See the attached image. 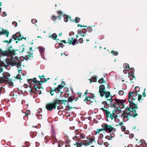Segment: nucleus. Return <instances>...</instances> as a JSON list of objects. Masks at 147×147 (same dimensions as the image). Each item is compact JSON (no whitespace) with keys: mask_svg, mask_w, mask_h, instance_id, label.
I'll use <instances>...</instances> for the list:
<instances>
[{"mask_svg":"<svg viewBox=\"0 0 147 147\" xmlns=\"http://www.w3.org/2000/svg\"><path fill=\"white\" fill-rule=\"evenodd\" d=\"M1 66H4V67L6 69H8L7 67H8L9 65L8 64L7 65H6L5 63L4 64L3 63H2L1 64Z\"/></svg>","mask_w":147,"mask_h":147,"instance_id":"bb28decb","label":"nucleus"},{"mask_svg":"<svg viewBox=\"0 0 147 147\" xmlns=\"http://www.w3.org/2000/svg\"><path fill=\"white\" fill-rule=\"evenodd\" d=\"M10 76V74L8 73L6 74L3 76V78H1L0 80V82L1 83H3L4 82L9 80L8 78Z\"/></svg>","mask_w":147,"mask_h":147,"instance_id":"2eb2a0df","label":"nucleus"},{"mask_svg":"<svg viewBox=\"0 0 147 147\" xmlns=\"http://www.w3.org/2000/svg\"><path fill=\"white\" fill-rule=\"evenodd\" d=\"M63 88V86H62V85H59L58 86V87L57 88V89H59V90H60L62 88Z\"/></svg>","mask_w":147,"mask_h":147,"instance_id":"79ce46f5","label":"nucleus"},{"mask_svg":"<svg viewBox=\"0 0 147 147\" xmlns=\"http://www.w3.org/2000/svg\"><path fill=\"white\" fill-rule=\"evenodd\" d=\"M78 33L80 35H81V36H85V34H84L82 32L80 31V32L79 31H78Z\"/></svg>","mask_w":147,"mask_h":147,"instance_id":"473e14b6","label":"nucleus"},{"mask_svg":"<svg viewBox=\"0 0 147 147\" xmlns=\"http://www.w3.org/2000/svg\"><path fill=\"white\" fill-rule=\"evenodd\" d=\"M30 112V111H29L28 110H27L26 111V112L25 113L26 115H28L29 113Z\"/></svg>","mask_w":147,"mask_h":147,"instance_id":"8fccbe9b","label":"nucleus"},{"mask_svg":"<svg viewBox=\"0 0 147 147\" xmlns=\"http://www.w3.org/2000/svg\"><path fill=\"white\" fill-rule=\"evenodd\" d=\"M28 82L29 84H34V88L37 90V88L39 89L40 88L41 85L40 84L39 81L36 80L35 78L33 79H30L28 80Z\"/></svg>","mask_w":147,"mask_h":147,"instance_id":"423d86ee","label":"nucleus"},{"mask_svg":"<svg viewBox=\"0 0 147 147\" xmlns=\"http://www.w3.org/2000/svg\"><path fill=\"white\" fill-rule=\"evenodd\" d=\"M92 78L94 80L93 81V82H95L96 81V76H94L92 77Z\"/></svg>","mask_w":147,"mask_h":147,"instance_id":"3c124183","label":"nucleus"},{"mask_svg":"<svg viewBox=\"0 0 147 147\" xmlns=\"http://www.w3.org/2000/svg\"><path fill=\"white\" fill-rule=\"evenodd\" d=\"M105 95L107 98H108L109 97L110 95V93L109 92H105Z\"/></svg>","mask_w":147,"mask_h":147,"instance_id":"4be33fe9","label":"nucleus"},{"mask_svg":"<svg viewBox=\"0 0 147 147\" xmlns=\"http://www.w3.org/2000/svg\"><path fill=\"white\" fill-rule=\"evenodd\" d=\"M97 143L99 145H101L103 143V142L101 140H98L97 141Z\"/></svg>","mask_w":147,"mask_h":147,"instance_id":"c756f323","label":"nucleus"},{"mask_svg":"<svg viewBox=\"0 0 147 147\" xmlns=\"http://www.w3.org/2000/svg\"><path fill=\"white\" fill-rule=\"evenodd\" d=\"M57 89V88H55V92H56V93H58L59 92V91H60V90L59 89Z\"/></svg>","mask_w":147,"mask_h":147,"instance_id":"09e8293b","label":"nucleus"},{"mask_svg":"<svg viewBox=\"0 0 147 147\" xmlns=\"http://www.w3.org/2000/svg\"><path fill=\"white\" fill-rule=\"evenodd\" d=\"M37 22V20L35 19H33L32 20V22L33 24H35Z\"/></svg>","mask_w":147,"mask_h":147,"instance_id":"58836bf2","label":"nucleus"},{"mask_svg":"<svg viewBox=\"0 0 147 147\" xmlns=\"http://www.w3.org/2000/svg\"><path fill=\"white\" fill-rule=\"evenodd\" d=\"M129 107H127L126 108V111L122 113V117L124 121H127L130 116L135 117L137 115L134 109H137L138 107L136 108H131L130 106Z\"/></svg>","mask_w":147,"mask_h":147,"instance_id":"f03ea898","label":"nucleus"},{"mask_svg":"<svg viewBox=\"0 0 147 147\" xmlns=\"http://www.w3.org/2000/svg\"><path fill=\"white\" fill-rule=\"evenodd\" d=\"M55 92V90H51L50 93V94H51V95L52 96H53V94H54Z\"/></svg>","mask_w":147,"mask_h":147,"instance_id":"c9c22d12","label":"nucleus"},{"mask_svg":"<svg viewBox=\"0 0 147 147\" xmlns=\"http://www.w3.org/2000/svg\"><path fill=\"white\" fill-rule=\"evenodd\" d=\"M145 90L146 89L145 88L144 89V92L142 93L143 96L144 97H145L146 96L145 93Z\"/></svg>","mask_w":147,"mask_h":147,"instance_id":"603ef678","label":"nucleus"},{"mask_svg":"<svg viewBox=\"0 0 147 147\" xmlns=\"http://www.w3.org/2000/svg\"><path fill=\"white\" fill-rule=\"evenodd\" d=\"M12 38L15 40H21L23 38V36L21 35L19 32H17L15 34L12 36Z\"/></svg>","mask_w":147,"mask_h":147,"instance_id":"ddd939ff","label":"nucleus"},{"mask_svg":"<svg viewBox=\"0 0 147 147\" xmlns=\"http://www.w3.org/2000/svg\"><path fill=\"white\" fill-rule=\"evenodd\" d=\"M100 109H101L103 112L106 114L107 119L109 120H113L114 119V121L117 123H119L118 124L120 125H121L123 124V123L122 122H120V118L123 119L122 115L121 117L120 116H118L117 115H112L108 111L107 109H105L104 107L100 108Z\"/></svg>","mask_w":147,"mask_h":147,"instance_id":"7ed1b4c3","label":"nucleus"},{"mask_svg":"<svg viewBox=\"0 0 147 147\" xmlns=\"http://www.w3.org/2000/svg\"><path fill=\"white\" fill-rule=\"evenodd\" d=\"M107 100L109 101L108 103L105 101H103L100 104V108L103 107V106L104 108L105 109H107V107H108V105L109 104L112 107H114V109L112 112L113 114L112 115H114V114L115 115H117V114H119L120 113H122V111L121 110V109L123 108L117 107L116 105V104L114 102L111 97H109V98L107 99Z\"/></svg>","mask_w":147,"mask_h":147,"instance_id":"f257e3e1","label":"nucleus"},{"mask_svg":"<svg viewBox=\"0 0 147 147\" xmlns=\"http://www.w3.org/2000/svg\"><path fill=\"white\" fill-rule=\"evenodd\" d=\"M76 144L77 147H80L82 145V144L81 142L77 143Z\"/></svg>","mask_w":147,"mask_h":147,"instance_id":"cd10ccee","label":"nucleus"},{"mask_svg":"<svg viewBox=\"0 0 147 147\" xmlns=\"http://www.w3.org/2000/svg\"><path fill=\"white\" fill-rule=\"evenodd\" d=\"M55 100V103H56L57 105L58 104L59 105H65V101L63 100H59L58 99H56Z\"/></svg>","mask_w":147,"mask_h":147,"instance_id":"6ab92c4d","label":"nucleus"},{"mask_svg":"<svg viewBox=\"0 0 147 147\" xmlns=\"http://www.w3.org/2000/svg\"><path fill=\"white\" fill-rule=\"evenodd\" d=\"M125 127L124 126H122L121 127V129L122 131H124L125 129Z\"/></svg>","mask_w":147,"mask_h":147,"instance_id":"ea45409f","label":"nucleus"},{"mask_svg":"<svg viewBox=\"0 0 147 147\" xmlns=\"http://www.w3.org/2000/svg\"><path fill=\"white\" fill-rule=\"evenodd\" d=\"M98 138L99 139H102V138H103V134H100V135H98Z\"/></svg>","mask_w":147,"mask_h":147,"instance_id":"4c0bfd02","label":"nucleus"},{"mask_svg":"<svg viewBox=\"0 0 147 147\" xmlns=\"http://www.w3.org/2000/svg\"><path fill=\"white\" fill-rule=\"evenodd\" d=\"M3 16H7V14H6V12H3Z\"/></svg>","mask_w":147,"mask_h":147,"instance_id":"4d7b16f0","label":"nucleus"},{"mask_svg":"<svg viewBox=\"0 0 147 147\" xmlns=\"http://www.w3.org/2000/svg\"><path fill=\"white\" fill-rule=\"evenodd\" d=\"M9 32L8 30L2 29L1 31H0V36L2 35H5L7 37H8Z\"/></svg>","mask_w":147,"mask_h":147,"instance_id":"dca6fc26","label":"nucleus"},{"mask_svg":"<svg viewBox=\"0 0 147 147\" xmlns=\"http://www.w3.org/2000/svg\"><path fill=\"white\" fill-rule=\"evenodd\" d=\"M78 42H79V43H81L83 42V40L82 38H80L78 40Z\"/></svg>","mask_w":147,"mask_h":147,"instance_id":"37998d69","label":"nucleus"},{"mask_svg":"<svg viewBox=\"0 0 147 147\" xmlns=\"http://www.w3.org/2000/svg\"><path fill=\"white\" fill-rule=\"evenodd\" d=\"M78 27L79 26H80L81 27H86V26H82L81 25H80V24H78Z\"/></svg>","mask_w":147,"mask_h":147,"instance_id":"13d9d810","label":"nucleus"},{"mask_svg":"<svg viewBox=\"0 0 147 147\" xmlns=\"http://www.w3.org/2000/svg\"><path fill=\"white\" fill-rule=\"evenodd\" d=\"M135 92L137 93L140 91V88L138 86H136L135 88Z\"/></svg>","mask_w":147,"mask_h":147,"instance_id":"a878e982","label":"nucleus"},{"mask_svg":"<svg viewBox=\"0 0 147 147\" xmlns=\"http://www.w3.org/2000/svg\"><path fill=\"white\" fill-rule=\"evenodd\" d=\"M86 40L87 41H89V40H88V39H87Z\"/></svg>","mask_w":147,"mask_h":147,"instance_id":"0e129e2a","label":"nucleus"},{"mask_svg":"<svg viewBox=\"0 0 147 147\" xmlns=\"http://www.w3.org/2000/svg\"><path fill=\"white\" fill-rule=\"evenodd\" d=\"M128 71V72L129 71H128V70H124L123 71V72L125 74H126L127 73V72Z\"/></svg>","mask_w":147,"mask_h":147,"instance_id":"864d4df0","label":"nucleus"},{"mask_svg":"<svg viewBox=\"0 0 147 147\" xmlns=\"http://www.w3.org/2000/svg\"><path fill=\"white\" fill-rule=\"evenodd\" d=\"M115 101L118 104H116L117 107H121L122 108H124V104L126 101V100H121L116 99Z\"/></svg>","mask_w":147,"mask_h":147,"instance_id":"9b49d317","label":"nucleus"},{"mask_svg":"<svg viewBox=\"0 0 147 147\" xmlns=\"http://www.w3.org/2000/svg\"><path fill=\"white\" fill-rule=\"evenodd\" d=\"M15 55V52L12 47H9L7 48L6 50H2L0 49V56L9 57Z\"/></svg>","mask_w":147,"mask_h":147,"instance_id":"39448f33","label":"nucleus"},{"mask_svg":"<svg viewBox=\"0 0 147 147\" xmlns=\"http://www.w3.org/2000/svg\"><path fill=\"white\" fill-rule=\"evenodd\" d=\"M104 130L103 129V128L101 129H97L95 133V134L99 135L100 134H103L105 133Z\"/></svg>","mask_w":147,"mask_h":147,"instance_id":"a211bd4d","label":"nucleus"},{"mask_svg":"<svg viewBox=\"0 0 147 147\" xmlns=\"http://www.w3.org/2000/svg\"><path fill=\"white\" fill-rule=\"evenodd\" d=\"M12 24L13 25H15V27L17 26V23L16 22H12Z\"/></svg>","mask_w":147,"mask_h":147,"instance_id":"49530a36","label":"nucleus"},{"mask_svg":"<svg viewBox=\"0 0 147 147\" xmlns=\"http://www.w3.org/2000/svg\"><path fill=\"white\" fill-rule=\"evenodd\" d=\"M128 77L131 80H132L134 78H135V77L132 75H129Z\"/></svg>","mask_w":147,"mask_h":147,"instance_id":"72a5a7b5","label":"nucleus"},{"mask_svg":"<svg viewBox=\"0 0 147 147\" xmlns=\"http://www.w3.org/2000/svg\"><path fill=\"white\" fill-rule=\"evenodd\" d=\"M39 77H40V79H43L44 77H45V76H42V78L40 77V76H39Z\"/></svg>","mask_w":147,"mask_h":147,"instance_id":"052dcab7","label":"nucleus"},{"mask_svg":"<svg viewBox=\"0 0 147 147\" xmlns=\"http://www.w3.org/2000/svg\"><path fill=\"white\" fill-rule=\"evenodd\" d=\"M137 93L134 92H130L128 94V101L129 106L131 108H136L137 105L134 102V101L137 98Z\"/></svg>","mask_w":147,"mask_h":147,"instance_id":"20e7f679","label":"nucleus"},{"mask_svg":"<svg viewBox=\"0 0 147 147\" xmlns=\"http://www.w3.org/2000/svg\"><path fill=\"white\" fill-rule=\"evenodd\" d=\"M57 35L55 33H54L51 35L50 37H51L53 40L56 39Z\"/></svg>","mask_w":147,"mask_h":147,"instance_id":"b1692460","label":"nucleus"},{"mask_svg":"<svg viewBox=\"0 0 147 147\" xmlns=\"http://www.w3.org/2000/svg\"><path fill=\"white\" fill-rule=\"evenodd\" d=\"M87 29L89 31H91L92 30V28L90 27L88 28Z\"/></svg>","mask_w":147,"mask_h":147,"instance_id":"5fc2aeb1","label":"nucleus"},{"mask_svg":"<svg viewBox=\"0 0 147 147\" xmlns=\"http://www.w3.org/2000/svg\"><path fill=\"white\" fill-rule=\"evenodd\" d=\"M61 42H63L64 43H66V42L65 40H62L61 41Z\"/></svg>","mask_w":147,"mask_h":147,"instance_id":"680f3d73","label":"nucleus"},{"mask_svg":"<svg viewBox=\"0 0 147 147\" xmlns=\"http://www.w3.org/2000/svg\"><path fill=\"white\" fill-rule=\"evenodd\" d=\"M57 13H58V14H60V15H59L57 17H56L55 16H53L52 17V20H55V19L56 18H59V19H60V17L61 16V15H62V13H61V11H58L57 12Z\"/></svg>","mask_w":147,"mask_h":147,"instance_id":"aec40b11","label":"nucleus"},{"mask_svg":"<svg viewBox=\"0 0 147 147\" xmlns=\"http://www.w3.org/2000/svg\"><path fill=\"white\" fill-rule=\"evenodd\" d=\"M81 95H79V96L80 97H81Z\"/></svg>","mask_w":147,"mask_h":147,"instance_id":"338daca9","label":"nucleus"},{"mask_svg":"<svg viewBox=\"0 0 147 147\" xmlns=\"http://www.w3.org/2000/svg\"><path fill=\"white\" fill-rule=\"evenodd\" d=\"M88 93L87 91L86 90L84 94V95L86 96V98L84 101L85 102H86L87 104H90L94 101V94H91L90 96L89 95V96H87L86 94Z\"/></svg>","mask_w":147,"mask_h":147,"instance_id":"1a4fd4ad","label":"nucleus"},{"mask_svg":"<svg viewBox=\"0 0 147 147\" xmlns=\"http://www.w3.org/2000/svg\"><path fill=\"white\" fill-rule=\"evenodd\" d=\"M78 35H77L76 36V37L77 38H78Z\"/></svg>","mask_w":147,"mask_h":147,"instance_id":"69168bd1","label":"nucleus"},{"mask_svg":"<svg viewBox=\"0 0 147 147\" xmlns=\"http://www.w3.org/2000/svg\"><path fill=\"white\" fill-rule=\"evenodd\" d=\"M105 87L103 85H101L99 87V92L100 93V95L101 96H103L105 95Z\"/></svg>","mask_w":147,"mask_h":147,"instance_id":"4468645a","label":"nucleus"},{"mask_svg":"<svg viewBox=\"0 0 147 147\" xmlns=\"http://www.w3.org/2000/svg\"><path fill=\"white\" fill-rule=\"evenodd\" d=\"M142 96L141 95H139L138 96V100L140 101L141 100V98L142 97Z\"/></svg>","mask_w":147,"mask_h":147,"instance_id":"de8ad7c7","label":"nucleus"},{"mask_svg":"<svg viewBox=\"0 0 147 147\" xmlns=\"http://www.w3.org/2000/svg\"><path fill=\"white\" fill-rule=\"evenodd\" d=\"M61 34H62V33H61V34H59V35L60 36H61Z\"/></svg>","mask_w":147,"mask_h":147,"instance_id":"774afa93","label":"nucleus"},{"mask_svg":"<svg viewBox=\"0 0 147 147\" xmlns=\"http://www.w3.org/2000/svg\"><path fill=\"white\" fill-rule=\"evenodd\" d=\"M55 100L53 102L48 103L46 105L47 109L49 111H51L53 109H55L57 104L55 103Z\"/></svg>","mask_w":147,"mask_h":147,"instance_id":"9d476101","label":"nucleus"},{"mask_svg":"<svg viewBox=\"0 0 147 147\" xmlns=\"http://www.w3.org/2000/svg\"><path fill=\"white\" fill-rule=\"evenodd\" d=\"M110 136H111V137H113L114 136V134H111Z\"/></svg>","mask_w":147,"mask_h":147,"instance_id":"bf43d9fd","label":"nucleus"},{"mask_svg":"<svg viewBox=\"0 0 147 147\" xmlns=\"http://www.w3.org/2000/svg\"><path fill=\"white\" fill-rule=\"evenodd\" d=\"M98 82L100 84H101L103 82H104L103 78H102L101 79H100L98 80Z\"/></svg>","mask_w":147,"mask_h":147,"instance_id":"f704fd0d","label":"nucleus"},{"mask_svg":"<svg viewBox=\"0 0 147 147\" xmlns=\"http://www.w3.org/2000/svg\"><path fill=\"white\" fill-rule=\"evenodd\" d=\"M39 51L41 53H43L44 51V49L42 48H40V49H39Z\"/></svg>","mask_w":147,"mask_h":147,"instance_id":"c03bdc74","label":"nucleus"},{"mask_svg":"<svg viewBox=\"0 0 147 147\" xmlns=\"http://www.w3.org/2000/svg\"><path fill=\"white\" fill-rule=\"evenodd\" d=\"M80 18H79L78 17H76V19H75V22H76L77 23H78L80 22Z\"/></svg>","mask_w":147,"mask_h":147,"instance_id":"e433bc0d","label":"nucleus"},{"mask_svg":"<svg viewBox=\"0 0 147 147\" xmlns=\"http://www.w3.org/2000/svg\"><path fill=\"white\" fill-rule=\"evenodd\" d=\"M76 134L75 137L80 139H84L85 138V136L84 134L79 130H76L75 131Z\"/></svg>","mask_w":147,"mask_h":147,"instance_id":"f8f14e48","label":"nucleus"},{"mask_svg":"<svg viewBox=\"0 0 147 147\" xmlns=\"http://www.w3.org/2000/svg\"><path fill=\"white\" fill-rule=\"evenodd\" d=\"M12 41L11 39H10L9 41H8V40H6L5 41V42H6L7 43H8V44L10 43Z\"/></svg>","mask_w":147,"mask_h":147,"instance_id":"a18cd8bd","label":"nucleus"},{"mask_svg":"<svg viewBox=\"0 0 147 147\" xmlns=\"http://www.w3.org/2000/svg\"><path fill=\"white\" fill-rule=\"evenodd\" d=\"M9 64H11L12 66L16 65L18 68L19 71L21 70L20 67H21V61L20 60L16 59L15 58L12 59L11 62L9 63Z\"/></svg>","mask_w":147,"mask_h":147,"instance_id":"0eeeda50","label":"nucleus"},{"mask_svg":"<svg viewBox=\"0 0 147 147\" xmlns=\"http://www.w3.org/2000/svg\"><path fill=\"white\" fill-rule=\"evenodd\" d=\"M68 42L70 44H71L72 45H75V43L77 42L76 39V38H73L71 37L69 38L68 39Z\"/></svg>","mask_w":147,"mask_h":147,"instance_id":"f3484780","label":"nucleus"},{"mask_svg":"<svg viewBox=\"0 0 147 147\" xmlns=\"http://www.w3.org/2000/svg\"><path fill=\"white\" fill-rule=\"evenodd\" d=\"M8 82V86L9 87H11L13 85V83L10 80H8L7 81Z\"/></svg>","mask_w":147,"mask_h":147,"instance_id":"5701e85b","label":"nucleus"},{"mask_svg":"<svg viewBox=\"0 0 147 147\" xmlns=\"http://www.w3.org/2000/svg\"><path fill=\"white\" fill-rule=\"evenodd\" d=\"M101 126L103 129L107 132L110 133L112 131H115V128L107 123H103L102 124Z\"/></svg>","mask_w":147,"mask_h":147,"instance_id":"6e6552de","label":"nucleus"},{"mask_svg":"<svg viewBox=\"0 0 147 147\" xmlns=\"http://www.w3.org/2000/svg\"><path fill=\"white\" fill-rule=\"evenodd\" d=\"M124 92L123 90H121L119 91V94L121 96H122L123 95Z\"/></svg>","mask_w":147,"mask_h":147,"instance_id":"2f4dec72","label":"nucleus"},{"mask_svg":"<svg viewBox=\"0 0 147 147\" xmlns=\"http://www.w3.org/2000/svg\"><path fill=\"white\" fill-rule=\"evenodd\" d=\"M20 75H18L16 76V78L18 79H19L20 78Z\"/></svg>","mask_w":147,"mask_h":147,"instance_id":"6e6d98bb","label":"nucleus"},{"mask_svg":"<svg viewBox=\"0 0 147 147\" xmlns=\"http://www.w3.org/2000/svg\"><path fill=\"white\" fill-rule=\"evenodd\" d=\"M64 21L65 22H67L69 20V18L67 16L65 15L64 16Z\"/></svg>","mask_w":147,"mask_h":147,"instance_id":"412c9836","label":"nucleus"},{"mask_svg":"<svg viewBox=\"0 0 147 147\" xmlns=\"http://www.w3.org/2000/svg\"><path fill=\"white\" fill-rule=\"evenodd\" d=\"M73 100V99L72 98H71V97H69L68 98V102H71Z\"/></svg>","mask_w":147,"mask_h":147,"instance_id":"a19ab883","label":"nucleus"},{"mask_svg":"<svg viewBox=\"0 0 147 147\" xmlns=\"http://www.w3.org/2000/svg\"><path fill=\"white\" fill-rule=\"evenodd\" d=\"M52 135L53 138H55V132L54 130H52Z\"/></svg>","mask_w":147,"mask_h":147,"instance_id":"c85d7f7f","label":"nucleus"},{"mask_svg":"<svg viewBox=\"0 0 147 147\" xmlns=\"http://www.w3.org/2000/svg\"><path fill=\"white\" fill-rule=\"evenodd\" d=\"M123 67L126 69L129 68V66L128 64L127 63H124L123 65Z\"/></svg>","mask_w":147,"mask_h":147,"instance_id":"393cba45","label":"nucleus"},{"mask_svg":"<svg viewBox=\"0 0 147 147\" xmlns=\"http://www.w3.org/2000/svg\"><path fill=\"white\" fill-rule=\"evenodd\" d=\"M1 3H0V6H1ZM1 8H0V13H1Z\"/></svg>","mask_w":147,"mask_h":147,"instance_id":"e2e57ef3","label":"nucleus"},{"mask_svg":"<svg viewBox=\"0 0 147 147\" xmlns=\"http://www.w3.org/2000/svg\"><path fill=\"white\" fill-rule=\"evenodd\" d=\"M111 53L114 55H117L118 54V53L116 51H111Z\"/></svg>","mask_w":147,"mask_h":147,"instance_id":"7c9ffc66","label":"nucleus"}]
</instances>
